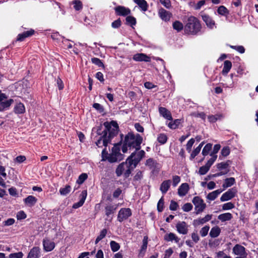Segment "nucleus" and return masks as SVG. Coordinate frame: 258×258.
Wrapping results in <instances>:
<instances>
[{
	"mask_svg": "<svg viewBox=\"0 0 258 258\" xmlns=\"http://www.w3.org/2000/svg\"><path fill=\"white\" fill-rule=\"evenodd\" d=\"M143 138L140 135L128 133L125 137L122 147V152L125 153L128 150L131 149H135L136 151L139 150Z\"/></svg>",
	"mask_w": 258,
	"mask_h": 258,
	"instance_id": "1",
	"label": "nucleus"
},
{
	"mask_svg": "<svg viewBox=\"0 0 258 258\" xmlns=\"http://www.w3.org/2000/svg\"><path fill=\"white\" fill-rule=\"evenodd\" d=\"M120 146L116 145L112 148L111 153L108 154L105 149L103 150L102 152V160H107L109 162L113 163L120 161L122 159V155L119 152Z\"/></svg>",
	"mask_w": 258,
	"mask_h": 258,
	"instance_id": "2",
	"label": "nucleus"
},
{
	"mask_svg": "<svg viewBox=\"0 0 258 258\" xmlns=\"http://www.w3.org/2000/svg\"><path fill=\"white\" fill-rule=\"evenodd\" d=\"M201 28V25L198 19L194 16L189 17L185 26V31L189 34L197 33Z\"/></svg>",
	"mask_w": 258,
	"mask_h": 258,
	"instance_id": "3",
	"label": "nucleus"
},
{
	"mask_svg": "<svg viewBox=\"0 0 258 258\" xmlns=\"http://www.w3.org/2000/svg\"><path fill=\"white\" fill-rule=\"evenodd\" d=\"M104 125L105 127V130L103 131V134L107 133V137L110 140L116 136L118 132V126L117 123L114 121L105 122L104 123Z\"/></svg>",
	"mask_w": 258,
	"mask_h": 258,
	"instance_id": "4",
	"label": "nucleus"
},
{
	"mask_svg": "<svg viewBox=\"0 0 258 258\" xmlns=\"http://www.w3.org/2000/svg\"><path fill=\"white\" fill-rule=\"evenodd\" d=\"M134 168L128 163L127 159L125 162L120 164L116 169V174L117 176H120L122 174H124L125 177L129 176L131 172V170Z\"/></svg>",
	"mask_w": 258,
	"mask_h": 258,
	"instance_id": "5",
	"label": "nucleus"
},
{
	"mask_svg": "<svg viewBox=\"0 0 258 258\" xmlns=\"http://www.w3.org/2000/svg\"><path fill=\"white\" fill-rule=\"evenodd\" d=\"M145 152L143 150L139 151L138 152H133L127 158L128 162L135 168L138 163L145 156Z\"/></svg>",
	"mask_w": 258,
	"mask_h": 258,
	"instance_id": "6",
	"label": "nucleus"
},
{
	"mask_svg": "<svg viewBox=\"0 0 258 258\" xmlns=\"http://www.w3.org/2000/svg\"><path fill=\"white\" fill-rule=\"evenodd\" d=\"M132 212L128 208H123L119 210L117 215V220L122 222L132 216Z\"/></svg>",
	"mask_w": 258,
	"mask_h": 258,
	"instance_id": "7",
	"label": "nucleus"
},
{
	"mask_svg": "<svg viewBox=\"0 0 258 258\" xmlns=\"http://www.w3.org/2000/svg\"><path fill=\"white\" fill-rule=\"evenodd\" d=\"M192 202L196 207L197 213L201 212L205 209L206 204L204 203L203 200L199 197H194Z\"/></svg>",
	"mask_w": 258,
	"mask_h": 258,
	"instance_id": "8",
	"label": "nucleus"
},
{
	"mask_svg": "<svg viewBox=\"0 0 258 258\" xmlns=\"http://www.w3.org/2000/svg\"><path fill=\"white\" fill-rule=\"evenodd\" d=\"M237 192V190L235 188L229 189L224 193L220 198L221 202L229 201L234 198Z\"/></svg>",
	"mask_w": 258,
	"mask_h": 258,
	"instance_id": "9",
	"label": "nucleus"
},
{
	"mask_svg": "<svg viewBox=\"0 0 258 258\" xmlns=\"http://www.w3.org/2000/svg\"><path fill=\"white\" fill-rule=\"evenodd\" d=\"M201 16L202 20L206 23L207 26L210 29H213L215 26V22L211 17L209 15L204 13H201Z\"/></svg>",
	"mask_w": 258,
	"mask_h": 258,
	"instance_id": "10",
	"label": "nucleus"
},
{
	"mask_svg": "<svg viewBox=\"0 0 258 258\" xmlns=\"http://www.w3.org/2000/svg\"><path fill=\"white\" fill-rule=\"evenodd\" d=\"M43 246L44 250L46 252H49L54 248L55 244L52 240L45 238L43 240Z\"/></svg>",
	"mask_w": 258,
	"mask_h": 258,
	"instance_id": "11",
	"label": "nucleus"
},
{
	"mask_svg": "<svg viewBox=\"0 0 258 258\" xmlns=\"http://www.w3.org/2000/svg\"><path fill=\"white\" fill-rule=\"evenodd\" d=\"M107 133L105 134L102 133V136L96 142V144L98 147L107 146L108 143L110 141L109 139L107 137Z\"/></svg>",
	"mask_w": 258,
	"mask_h": 258,
	"instance_id": "12",
	"label": "nucleus"
},
{
	"mask_svg": "<svg viewBox=\"0 0 258 258\" xmlns=\"http://www.w3.org/2000/svg\"><path fill=\"white\" fill-rule=\"evenodd\" d=\"M232 251L233 253L237 255H247L245 248L239 244H236L233 248Z\"/></svg>",
	"mask_w": 258,
	"mask_h": 258,
	"instance_id": "13",
	"label": "nucleus"
},
{
	"mask_svg": "<svg viewBox=\"0 0 258 258\" xmlns=\"http://www.w3.org/2000/svg\"><path fill=\"white\" fill-rule=\"evenodd\" d=\"M178 233L186 234L188 231V226L185 222H179L176 225Z\"/></svg>",
	"mask_w": 258,
	"mask_h": 258,
	"instance_id": "14",
	"label": "nucleus"
},
{
	"mask_svg": "<svg viewBox=\"0 0 258 258\" xmlns=\"http://www.w3.org/2000/svg\"><path fill=\"white\" fill-rule=\"evenodd\" d=\"M40 256V248L39 247H34L29 251L27 258H39Z\"/></svg>",
	"mask_w": 258,
	"mask_h": 258,
	"instance_id": "15",
	"label": "nucleus"
},
{
	"mask_svg": "<svg viewBox=\"0 0 258 258\" xmlns=\"http://www.w3.org/2000/svg\"><path fill=\"white\" fill-rule=\"evenodd\" d=\"M133 59L138 61L150 62L151 61V58L149 56L142 53L135 54L133 56Z\"/></svg>",
	"mask_w": 258,
	"mask_h": 258,
	"instance_id": "16",
	"label": "nucleus"
},
{
	"mask_svg": "<svg viewBox=\"0 0 258 258\" xmlns=\"http://www.w3.org/2000/svg\"><path fill=\"white\" fill-rule=\"evenodd\" d=\"M158 14L161 19L164 21H169L172 16V14L170 12L163 9H160Z\"/></svg>",
	"mask_w": 258,
	"mask_h": 258,
	"instance_id": "17",
	"label": "nucleus"
},
{
	"mask_svg": "<svg viewBox=\"0 0 258 258\" xmlns=\"http://www.w3.org/2000/svg\"><path fill=\"white\" fill-rule=\"evenodd\" d=\"M116 13L119 16H126L130 14L131 11L128 8L123 6H118L115 8Z\"/></svg>",
	"mask_w": 258,
	"mask_h": 258,
	"instance_id": "18",
	"label": "nucleus"
},
{
	"mask_svg": "<svg viewBox=\"0 0 258 258\" xmlns=\"http://www.w3.org/2000/svg\"><path fill=\"white\" fill-rule=\"evenodd\" d=\"M189 185L186 183H182L178 189V194L180 197H183L186 195L189 190Z\"/></svg>",
	"mask_w": 258,
	"mask_h": 258,
	"instance_id": "19",
	"label": "nucleus"
},
{
	"mask_svg": "<svg viewBox=\"0 0 258 258\" xmlns=\"http://www.w3.org/2000/svg\"><path fill=\"white\" fill-rule=\"evenodd\" d=\"M87 197V191L86 190H84L82 192V193L80 195V200L79 202L75 203L73 206V208L74 209H77L80 207H81L84 203L86 198Z\"/></svg>",
	"mask_w": 258,
	"mask_h": 258,
	"instance_id": "20",
	"label": "nucleus"
},
{
	"mask_svg": "<svg viewBox=\"0 0 258 258\" xmlns=\"http://www.w3.org/2000/svg\"><path fill=\"white\" fill-rule=\"evenodd\" d=\"M171 185L170 180H166L163 181L160 185V190L161 192L165 194L170 188Z\"/></svg>",
	"mask_w": 258,
	"mask_h": 258,
	"instance_id": "21",
	"label": "nucleus"
},
{
	"mask_svg": "<svg viewBox=\"0 0 258 258\" xmlns=\"http://www.w3.org/2000/svg\"><path fill=\"white\" fill-rule=\"evenodd\" d=\"M23 201L26 205L29 207H32L37 203V199L33 196H29L26 198L24 199Z\"/></svg>",
	"mask_w": 258,
	"mask_h": 258,
	"instance_id": "22",
	"label": "nucleus"
},
{
	"mask_svg": "<svg viewBox=\"0 0 258 258\" xmlns=\"http://www.w3.org/2000/svg\"><path fill=\"white\" fill-rule=\"evenodd\" d=\"M148 239V238L147 236L144 237L143 239V244L139 254L140 256L143 257L145 254V252L147 248Z\"/></svg>",
	"mask_w": 258,
	"mask_h": 258,
	"instance_id": "23",
	"label": "nucleus"
},
{
	"mask_svg": "<svg viewBox=\"0 0 258 258\" xmlns=\"http://www.w3.org/2000/svg\"><path fill=\"white\" fill-rule=\"evenodd\" d=\"M14 111L16 114H23L25 112V107L22 103H17L14 108Z\"/></svg>",
	"mask_w": 258,
	"mask_h": 258,
	"instance_id": "24",
	"label": "nucleus"
},
{
	"mask_svg": "<svg viewBox=\"0 0 258 258\" xmlns=\"http://www.w3.org/2000/svg\"><path fill=\"white\" fill-rule=\"evenodd\" d=\"M164 240L166 241H172L174 240L176 243H178L180 239L174 233H169L165 235Z\"/></svg>",
	"mask_w": 258,
	"mask_h": 258,
	"instance_id": "25",
	"label": "nucleus"
},
{
	"mask_svg": "<svg viewBox=\"0 0 258 258\" xmlns=\"http://www.w3.org/2000/svg\"><path fill=\"white\" fill-rule=\"evenodd\" d=\"M160 114L168 120L172 119V116L170 112L165 108L164 107H160L159 109Z\"/></svg>",
	"mask_w": 258,
	"mask_h": 258,
	"instance_id": "26",
	"label": "nucleus"
},
{
	"mask_svg": "<svg viewBox=\"0 0 258 258\" xmlns=\"http://www.w3.org/2000/svg\"><path fill=\"white\" fill-rule=\"evenodd\" d=\"M34 31L33 30H30L29 31L24 32L21 34H19L17 37V40L22 41L24 40L25 38L32 35L34 34Z\"/></svg>",
	"mask_w": 258,
	"mask_h": 258,
	"instance_id": "27",
	"label": "nucleus"
},
{
	"mask_svg": "<svg viewBox=\"0 0 258 258\" xmlns=\"http://www.w3.org/2000/svg\"><path fill=\"white\" fill-rule=\"evenodd\" d=\"M232 68V63L229 60H225L224 62L223 69L222 70V74L227 75Z\"/></svg>",
	"mask_w": 258,
	"mask_h": 258,
	"instance_id": "28",
	"label": "nucleus"
},
{
	"mask_svg": "<svg viewBox=\"0 0 258 258\" xmlns=\"http://www.w3.org/2000/svg\"><path fill=\"white\" fill-rule=\"evenodd\" d=\"M222 191H223V190H222V189H217V190H214V191L209 193L207 195V198L209 200L214 201L215 199H216L217 198V197L218 196V195H220Z\"/></svg>",
	"mask_w": 258,
	"mask_h": 258,
	"instance_id": "29",
	"label": "nucleus"
},
{
	"mask_svg": "<svg viewBox=\"0 0 258 258\" xmlns=\"http://www.w3.org/2000/svg\"><path fill=\"white\" fill-rule=\"evenodd\" d=\"M134 2L137 4L141 9L145 12L148 9V4L145 0H133Z\"/></svg>",
	"mask_w": 258,
	"mask_h": 258,
	"instance_id": "30",
	"label": "nucleus"
},
{
	"mask_svg": "<svg viewBox=\"0 0 258 258\" xmlns=\"http://www.w3.org/2000/svg\"><path fill=\"white\" fill-rule=\"evenodd\" d=\"M221 232V229L218 226H215L212 228L210 232V236L212 238L218 237Z\"/></svg>",
	"mask_w": 258,
	"mask_h": 258,
	"instance_id": "31",
	"label": "nucleus"
},
{
	"mask_svg": "<svg viewBox=\"0 0 258 258\" xmlns=\"http://www.w3.org/2000/svg\"><path fill=\"white\" fill-rule=\"evenodd\" d=\"M232 218V215L230 213H226L218 216V219L222 222L229 221Z\"/></svg>",
	"mask_w": 258,
	"mask_h": 258,
	"instance_id": "32",
	"label": "nucleus"
},
{
	"mask_svg": "<svg viewBox=\"0 0 258 258\" xmlns=\"http://www.w3.org/2000/svg\"><path fill=\"white\" fill-rule=\"evenodd\" d=\"M235 183V180L234 177L227 178L225 179L224 183L222 186L224 188L230 187Z\"/></svg>",
	"mask_w": 258,
	"mask_h": 258,
	"instance_id": "33",
	"label": "nucleus"
},
{
	"mask_svg": "<svg viewBox=\"0 0 258 258\" xmlns=\"http://www.w3.org/2000/svg\"><path fill=\"white\" fill-rule=\"evenodd\" d=\"M14 102V100L12 99H6L5 100L2 101L0 102V106L3 107V108L5 110L8 108L12 105V104Z\"/></svg>",
	"mask_w": 258,
	"mask_h": 258,
	"instance_id": "34",
	"label": "nucleus"
},
{
	"mask_svg": "<svg viewBox=\"0 0 258 258\" xmlns=\"http://www.w3.org/2000/svg\"><path fill=\"white\" fill-rule=\"evenodd\" d=\"M119 204L113 206L108 205L105 207V214L109 216L110 214H113L117 209Z\"/></svg>",
	"mask_w": 258,
	"mask_h": 258,
	"instance_id": "35",
	"label": "nucleus"
},
{
	"mask_svg": "<svg viewBox=\"0 0 258 258\" xmlns=\"http://www.w3.org/2000/svg\"><path fill=\"white\" fill-rule=\"evenodd\" d=\"M146 165L149 166L150 169L154 170L157 167L158 164L153 159L150 158L147 160Z\"/></svg>",
	"mask_w": 258,
	"mask_h": 258,
	"instance_id": "36",
	"label": "nucleus"
},
{
	"mask_svg": "<svg viewBox=\"0 0 258 258\" xmlns=\"http://www.w3.org/2000/svg\"><path fill=\"white\" fill-rule=\"evenodd\" d=\"M217 13L221 16H226L229 14V11L224 6H221L218 8Z\"/></svg>",
	"mask_w": 258,
	"mask_h": 258,
	"instance_id": "37",
	"label": "nucleus"
},
{
	"mask_svg": "<svg viewBox=\"0 0 258 258\" xmlns=\"http://www.w3.org/2000/svg\"><path fill=\"white\" fill-rule=\"evenodd\" d=\"M230 162L229 161H227V162H225L220 163L217 164V168L219 170L221 171L223 170H225V171L228 170L227 169L228 168L230 165Z\"/></svg>",
	"mask_w": 258,
	"mask_h": 258,
	"instance_id": "38",
	"label": "nucleus"
},
{
	"mask_svg": "<svg viewBox=\"0 0 258 258\" xmlns=\"http://www.w3.org/2000/svg\"><path fill=\"white\" fill-rule=\"evenodd\" d=\"M173 28L177 32L181 31L183 28L182 23L178 21H176L172 24Z\"/></svg>",
	"mask_w": 258,
	"mask_h": 258,
	"instance_id": "39",
	"label": "nucleus"
},
{
	"mask_svg": "<svg viewBox=\"0 0 258 258\" xmlns=\"http://www.w3.org/2000/svg\"><path fill=\"white\" fill-rule=\"evenodd\" d=\"M72 4L76 11H80L83 8L82 3L80 0H74L72 2Z\"/></svg>",
	"mask_w": 258,
	"mask_h": 258,
	"instance_id": "40",
	"label": "nucleus"
},
{
	"mask_svg": "<svg viewBox=\"0 0 258 258\" xmlns=\"http://www.w3.org/2000/svg\"><path fill=\"white\" fill-rule=\"evenodd\" d=\"M71 190V186L67 185H66L64 187H61L59 189V192L62 196H66L70 192Z\"/></svg>",
	"mask_w": 258,
	"mask_h": 258,
	"instance_id": "41",
	"label": "nucleus"
},
{
	"mask_svg": "<svg viewBox=\"0 0 258 258\" xmlns=\"http://www.w3.org/2000/svg\"><path fill=\"white\" fill-rule=\"evenodd\" d=\"M107 234V230L106 229H103L102 230L100 233L99 235L97 236L95 240V244L98 243L101 239H102Z\"/></svg>",
	"mask_w": 258,
	"mask_h": 258,
	"instance_id": "42",
	"label": "nucleus"
},
{
	"mask_svg": "<svg viewBox=\"0 0 258 258\" xmlns=\"http://www.w3.org/2000/svg\"><path fill=\"white\" fill-rule=\"evenodd\" d=\"M212 145L210 143L205 145L202 150V154L204 156H207L209 153V152L212 149Z\"/></svg>",
	"mask_w": 258,
	"mask_h": 258,
	"instance_id": "43",
	"label": "nucleus"
},
{
	"mask_svg": "<svg viewBox=\"0 0 258 258\" xmlns=\"http://www.w3.org/2000/svg\"><path fill=\"white\" fill-rule=\"evenodd\" d=\"M88 178V175L87 173H82L78 177L77 180V183L79 184H82L85 180Z\"/></svg>",
	"mask_w": 258,
	"mask_h": 258,
	"instance_id": "44",
	"label": "nucleus"
},
{
	"mask_svg": "<svg viewBox=\"0 0 258 258\" xmlns=\"http://www.w3.org/2000/svg\"><path fill=\"white\" fill-rule=\"evenodd\" d=\"M180 123V120L179 119H176L173 121L170 122L168 126L171 129H175L177 128Z\"/></svg>",
	"mask_w": 258,
	"mask_h": 258,
	"instance_id": "45",
	"label": "nucleus"
},
{
	"mask_svg": "<svg viewBox=\"0 0 258 258\" xmlns=\"http://www.w3.org/2000/svg\"><path fill=\"white\" fill-rule=\"evenodd\" d=\"M222 115L221 114H216L215 115H210L208 116V120L211 122H214L216 121L218 119H220L222 118Z\"/></svg>",
	"mask_w": 258,
	"mask_h": 258,
	"instance_id": "46",
	"label": "nucleus"
},
{
	"mask_svg": "<svg viewBox=\"0 0 258 258\" xmlns=\"http://www.w3.org/2000/svg\"><path fill=\"white\" fill-rule=\"evenodd\" d=\"M195 142V139L194 138L190 139L186 145V149L188 152L190 153L191 150V148Z\"/></svg>",
	"mask_w": 258,
	"mask_h": 258,
	"instance_id": "47",
	"label": "nucleus"
},
{
	"mask_svg": "<svg viewBox=\"0 0 258 258\" xmlns=\"http://www.w3.org/2000/svg\"><path fill=\"white\" fill-rule=\"evenodd\" d=\"M209 229H210V226H205L204 227H203L200 230V233L201 234V235L202 236V237H205L206 236L208 233V232L209 231Z\"/></svg>",
	"mask_w": 258,
	"mask_h": 258,
	"instance_id": "48",
	"label": "nucleus"
},
{
	"mask_svg": "<svg viewBox=\"0 0 258 258\" xmlns=\"http://www.w3.org/2000/svg\"><path fill=\"white\" fill-rule=\"evenodd\" d=\"M110 247L111 250L114 252L117 251L120 248L119 244L114 241L110 242Z\"/></svg>",
	"mask_w": 258,
	"mask_h": 258,
	"instance_id": "49",
	"label": "nucleus"
},
{
	"mask_svg": "<svg viewBox=\"0 0 258 258\" xmlns=\"http://www.w3.org/2000/svg\"><path fill=\"white\" fill-rule=\"evenodd\" d=\"M234 208V205L231 202L226 203L223 205L222 209L223 210H229Z\"/></svg>",
	"mask_w": 258,
	"mask_h": 258,
	"instance_id": "50",
	"label": "nucleus"
},
{
	"mask_svg": "<svg viewBox=\"0 0 258 258\" xmlns=\"http://www.w3.org/2000/svg\"><path fill=\"white\" fill-rule=\"evenodd\" d=\"M126 21L127 23L131 26L135 25L136 24V19L132 16H127L126 18Z\"/></svg>",
	"mask_w": 258,
	"mask_h": 258,
	"instance_id": "51",
	"label": "nucleus"
},
{
	"mask_svg": "<svg viewBox=\"0 0 258 258\" xmlns=\"http://www.w3.org/2000/svg\"><path fill=\"white\" fill-rule=\"evenodd\" d=\"M157 139L159 143L164 144L166 142L167 138L165 134H161L158 136Z\"/></svg>",
	"mask_w": 258,
	"mask_h": 258,
	"instance_id": "52",
	"label": "nucleus"
},
{
	"mask_svg": "<svg viewBox=\"0 0 258 258\" xmlns=\"http://www.w3.org/2000/svg\"><path fill=\"white\" fill-rule=\"evenodd\" d=\"M209 169H210V168L208 166L205 165V166H202L201 167H200L199 171V173L201 175H204L208 172V171L209 170Z\"/></svg>",
	"mask_w": 258,
	"mask_h": 258,
	"instance_id": "53",
	"label": "nucleus"
},
{
	"mask_svg": "<svg viewBox=\"0 0 258 258\" xmlns=\"http://www.w3.org/2000/svg\"><path fill=\"white\" fill-rule=\"evenodd\" d=\"M205 223V222L203 218H200L194 220L193 221V225L196 227L200 225Z\"/></svg>",
	"mask_w": 258,
	"mask_h": 258,
	"instance_id": "54",
	"label": "nucleus"
},
{
	"mask_svg": "<svg viewBox=\"0 0 258 258\" xmlns=\"http://www.w3.org/2000/svg\"><path fill=\"white\" fill-rule=\"evenodd\" d=\"M180 181V177L177 175H174L172 177V185L176 187Z\"/></svg>",
	"mask_w": 258,
	"mask_h": 258,
	"instance_id": "55",
	"label": "nucleus"
},
{
	"mask_svg": "<svg viewBox=\"0 0 258 258\" xmlns=\"http://www.w3.org/2000/svg\"><path fill=\"white\" fill-rule=\"evenodd\" d=\"M206 4V1L205 0H201L198 2L197 4H196L194 6V9L196 10H200L203 6H204Z\"/></svg>",
	"mask_w": 258,
	"mask_h": 258,
	"instance_id": "56",
	"label": "nucleus"
},
{
	"mask_svg": "<svg viewBox=\"0 0 258 258\" xmlns=\"http://www.w3.org/2000/svg\"><path fill=\"white\" fill-rule=\"evenodd\" d=\"M201 150V149L200 148V147H197L196 149H194V150L191 152L190 156V159H193L195 158V157L199 154V153L200 152Z\"/></svg>",
	"mask_w": 258,
	"mask_h": 258,
	"instance_id": "57",
	"label": "nucleus"
},
{
	"mask_svg": "<svg viewBox=\"0 0 258 258\" xmlns=\"http://www.w3.org/2000/svg\"><path fill=\"white\" fill-rule=\"evenodd\" d=\"M164 206V199L162 197L160 200L159 201L157 205V209L159 212H162L163 210Z\"/></svg>",
	"mask_w": 258,
	"mask_h": 258,
	"instance_id": "58",
	"label": "nucleus"
},
{
	"mask_svg": "<svg viewBox=\"0 0 258 258\" xmlns=\"http://www.w3.org/2000/svg\"><path fill=\"white\" fill-rule=\"evenodd\" d=\"M230 47L236 50V51H237L238 52L241 53H243L245 51V49L244 48L243 46H233V45H230Z\"/></svg>",
	"mask_w": 258,
	"mask_h": 258,
	"instance_id": "59",
	"label": "nucleus"
},
{
	"mask_svg": "<svg viewBox=\"0 0 258 258\" xmlns=\"http://www.w3.org/2000/svg\"><path fill=\"white\" fill-rule=\"evenodd\" d=\"M23 253L22 252L17 253H11L9 255V258H22L23 257Z\"/></svg>",
	"mask_w": 258,
	"mask_h": 258,
	"instance_id": "60",
	"label": "nucleus"
},
{
	"mask_svg": "<svg viewBox=\"0 0 258 258\" xmlns=\"http://www.w3.org/2000/svg\"><path fill=\"white\" fill-rule=\"evenodd\" d=\"M91 61L92 62L98 66V67H102L103 66V63L101 62V61L100 60V59H99V58H96V57H94V58H92L91 59Z\"/></svg>",
	"mask_w": 258,
	"mask_h": 258,
	"instance_id": "61",
	"label": "nucleus"
},
{
	"mask_svg": "<svg viewBox=\"0 0 258 258\" xmlns=\"http://www.w3.org/2000/svg\"><path fill=\"white\" fill-rule=\"evenodd\" d=\"M192 206L190 203H186L182 207V210L184 212H189L191 210Z\"/></svg>",
	"mask_w": 258,
	"mask_h": 258,
	"instance_id": "62",
	"label": "nucleus"
},
{
	"mask_svg": "<svg viewBox=\"0 0 258 258\" xmlns=\"http://www.w3.org/2000/svg\"><path fill=\"white\" fill-rule=\"evenodd\" d=\"M221 153L222 155L224 157L228 156L230 153V149H229V147H224L222 149Z\"/></svg>",
	"mask_w": 258,
	"mask_h": 258,
	"instance_id": "63",
	"label": "nucleus"
},
{
	"mask_svg": "<svg viewBox=\"0 0 258 258\" xmlns=\"http://www.w3.org/2000/svg\"><path fill=\"white\" fill-rule=\"evenodd\" d=\"M17 218L18 220L24 219L26 218V214L24 211H21L17 213Z\"/></svg>",
	"mask_w": 258,
	"mask_h": 258,
	"instance_id": "64",
	"label": "nucleus"
}]
</instances>
